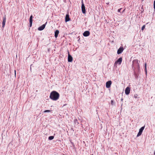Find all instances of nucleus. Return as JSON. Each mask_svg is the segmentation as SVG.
Returning <instances> with one entry per match:
<instances>
[{
	"label": "nucleus",
	"instance_id": "f257e3e1",
	"mask_svg": "<svg viewBox=\"0 0 155 155\" xmlns=\"http://www.w3.org/2000/svg\"><path fill=\"white\" fill-rule=\"evenodd\" d=\"M59 94L55 91L51 92L50 94V98L53 101H57L59 97Z\"/></svg>",
	"mask_w": 155,
	"mask_h": 155
},
{
	"label": "nucleus",
	"instance_id": "f03ea898",
	"mask_svg": "<svg viewBox=\"0 0 155 155\" xmlns=\"http://www.w3.org/2000/svg\"><path fill=\"white\" fill-rule=\"evenodd\" d=\"M133 66L135 69L136 68H137L138 69H139L140 65L139 64V61L138 59H136L133 61Z\"/></svg>",
	"mask_w": 155,
	"mask_h": 155
},
{
	"label": "nucleus",
	"instance_id": "7ed1b4c3",
	"mask_svg": "<svg viewBox=\"0 0 155 155\" xmlns=\"http://www.w3.org/2000/svg\"><path fill=\"white\" fill-rule=\"evenodd\" d=\"M82 5H81V10L82 11V12L84 14H85L86 13V11H85V6L84 5V4L83 3V0L82 1Z\"/></svg>",
	"mask_w": 155,
	"mask_h": 155
},
{
	"label": "nucleus",
	"instance_id": "20e7f679",
	"mask_svg": "<svg viewBox=\"0 0 155 155\" xmlns=\"http://www.w3.org/2000/svg\"><path fill=\"white\" fill-rule=\"evenodd\" d=\"M145 126H143L141 127L139 130V131L137 134V137L140 136L142 134V132L144 130Z\"/></svg>",
	"mask_w": 155,
	"mask_h": 155
},
{
	"label": "nucleus",
	"instance_id": "39448f33",
	"mask_svg": "<svg viewBox=\"0 0 155 155\" xmlns=\"http://www.w3.org/2000/svg\"><path fill=\"white\" fill-rule=\"evenodd\" d=\"M68 61L69 62H71L73 61V58L70 55L69 52L68 51Z\"/></svg>",
	"mask_w": 155,
	"mask_h": 155
},
{
	"label": "nucleus",
	"instance_id": "423d86ee",
	"mask_svg": "<svg viewBox=\"0 0 155 155\" xmlns=\"http://www.w3.org/2000/svg\"><path fill=\"white\" fill-rule=\"evenodd\" d=\"M112 82L111 81H107L106 84V87L107 88H109L110 87V85L111 84Z\"/></svg>",
	"mask_w": 155,
	"mask_h": 155
},
{
	"label": "nucleus",
	"instance_id": "0eeeda50",
	"mask_svg": "<svg viewBox=\"0 0 155 155\" xmlns=\"http://www.w3.org/2000/svg\"><path fill=\"white\" fill-rule=\"evenodd\" d=\"M122 61V58H119L117 61H116L115 62V64H117L118 63L119 64H120Z\"/></svg>",
	"mask_w": 155,
	"mask_h": 155
},
{
	"label": "nucleus",
	"instance_id": "6e6552de",
	"mask_svg": "<svg viewBox=\"0 0 155 155\" xmlns=\"http://www.w3.org/2000/svg\"><path fill=\"white\" fill-rule=\"evenodd\" d=\"M130 89L129 87H127L125 90V93L127 95H128L130 93Z\"/></svg>",
	"mask_w": 155,
	"mask_h": 155
},
{
	"label": "nucleus",
	"instance_id": "1a4fd4ad",
	"mask_svg": "<svg viewBox=\"0 0 155 155\" xmlns=\"http://www.w3.org/2000/svg\"><path fill=\"white\" fill-rule=\"evenodd\" d=\"M124 50V48L123 47H120V48L117 51V54H119L121 53Z\"/></svg>",
	"mask_w": 155,
	"mask_h": 155
},
{
	"label": "nucleus",
	"instance_id": "9d476101",
	"mask_svg": "<svg viewBox=\"0 0 155 155\" xmlns=\"http://www.w3.org/2000/svg\"><path fill=\"white\" fill-rule=\"evenodd\" d=\"M83 35L85 37H87L90 35V33L88 31H86L83 34Z\"/></svg>",
	"mask_w": 155,
	"mask_h": 155
},
{
	"label": "nucleus",
	"instance_id": "9b49d317",
	"mask_svg": "<svg viewBox=\"0 0 155 155\" xmlns=\"http://www.w3.org/2000/svg\"><path fill=\"white\" fill-rule=\"evenodd\" d=\"M32 18H33L32 15H31L30 16V19H29V22H30L29 26L30 27H31L32 26Z\"/></svg>",
	"mask_w": 155,
	"mask_h": 155
},
{
	"label": "nucleus",
	"instance_id": "f8f14e48",
	"mask_svg": "<svg viewBox=\"0 0 155 155\" xmlns=\"http://www.w3.org/2000/svg\"><path fill=\"white\" fill-rule=\"evenodd\" d=\"M6 21V18L5 17V15L3 17V21L2 22V27L4 28L5 25V23Z\"/></svg>",
	"mask_w": 155,
	"mask_h": 155
},
{
	"label": "nucleus",
	"instance_id": "ddd939ff",
	"mask_svg": "<svg viewBox=\"0 0 155 155\" xmlns=\"http://www.w3.org/2000/svg\"><path fill=\"white\" fill-rule=\"evenodd\" d=\"M45 24H43L42 25H41V26L39 27L38 28V30L39 31H41L43 30L44 28H45Z\"/></svg>",
	"mask_w": 155,
	"mask_h": 155
},
{
	"label": "nucleus",
	"instance_id": "4468645a",
	"mask_svg": "<svg viewBox=\"0 0 155 155\" xmlns=\"http://www.w3.org/2000/svg\"><path fill=\"white\" fill-rule=\"evenodd\" d=\"M70 20V18L69 17V15L68 14H67L65 16V21L66 22L69 21Z\"/></svg>",
	"mask_w": 155,
	"mask_h": 155
},
{
	"label": "nucleus",
	"instance_id": "2eb2a0df",
	"mask_svg": "<svg viewBox=\"0 0 155 155\" xmlns=\"http://www.w3.org/2000/svg\"><path fill=\"white\" fill-rule=\"evenodd\" d=\"M59 33V31L58 30H56L55 32L54 36L57 38L58 36V35Z\"/></svg>",
	"mask_w": 155,
	"mask_h": 155
},
{
	"label": "nucleus",
	"instance_id": "dca6fc26",
	"mask_svg": "<svg viewBox=\"0 0 155 155\" xmlns=\"http://www.w3.org/2000/svg\"><path fill=\"white\" fill-rule=\"evenodd\" d=\"M74 124L76 125H78L79 124V123L78 122V120L77 119H75L74 120Z\"/></svg>",
	"mask_w": 155,
	"mask_h": 155
},
{
	"label": "nucleus",
	"instance_id": "f3484780",
	"mask_svg": "<svg viewBox=\"0 0 155 155\" xmlns=\"http://www.w3.org/2000/svg\"><path fill=\"white\" fill-rule=\"evenodd\" d=\"M54 138V137L53 136H51L49 137H48V139L49 140H52Z\"/></svg>",
	"mask_w": 155,
	"mask_h": 155
},
{
	"label": "nucleus",
	"instance_id": "a211bd4d",
	"mask_svg": "<svg viewBox=\"0 0 155 155\" xmlns=\"http://www.w3.org/2000/svg\"><path fill=\"white\" fill-rule=\"evenodd\" d=\"M51 110H46L44 111V112L46 113V112H51Z\"/></svg>",
	"mask_w": 155,
	"mask_h": 155
},
{
	"label": "nucleus",
	"instance_id": "6ab92c4d",
	"mask_svg": "<svg viewBox=\"0 0 155 155\" xmlns=\"http://www.w3.org/2000/svg\"><path fill=\"white\" fill-rule=\"evenodd\" d=\"M144 68L145 71L147 72V64L146 63L144 64Z\"/></svg>",
	"mask_w": 155,
	"mask_h": 155
},
{
	"label": "nucleus",
	"instance_id": "aec40b11",
	"mask_svg": "<svg viewBox=\"0 0 155 155\" xmlns=\"http://www.w3.org/2000/svg\"><path fill=\"white\" fill-rule=\"evenodd\" d=\"M145 25H143L142 27L141 30L142 31H143L144 28H145Z\"/></svg>",
	"mask_w": 155,
	"mask_h": 155
},
{
	"label": "nucleus",
	"instance_id": "412c9836",
	"mask_svg": "<svg viewBox=\"0 0 155 155\" xmlns=\"http://www.w3.org/2000/svg\"><path fill=\"white\" fill-rule=\"evenodd\" d=\"M153 7H154V9L155 10V0L154 1Z\"/></svg>",
	"mask_w": 155,
	"mask_h": 155
},
{
	"label": "nucleus",
	"instance_id": "4be33fe9",
	"mask_svg": "<svg viewBox=\"0 0 155 155\" xmlns=\"http://www.w3.org/2000/svg\"><path fill=\"white\" fill-rule=\"evenodd\" d=\"M111 104L112 105L114 104V101L113 100L111 101Z\"/></svg>",
	"mask_w": 155,
	"mask_h": 155
},
{
	"label": "nucleus",
	"instance_id": "5701e85b",
	"mask_svg": "<svg viewBox=\"0 0 155 155\" xmlns=\"http://www.w3.org/2000/svg\"><path fill=\"white\" fill-rule=\"evenodd\" d=\"M121 9H122V8H120V9H119L118 10V12H120V11H121Z\"/></svg>",
	"mask_w": 155,
	"mask_h": 155
},
{
	"label": "nucleus",
	"instance_id": "b1692460",
	"mask_svg": "<svg viewBox=\"0 0 155 155\" xmlns=\"http://www.w3.org/2000/svg\"><path fill=\"white\" fill-rule=\"evenodd\" d=\"M125 10V9H124L123 10V12H124V11Z\"/></svg>",
	"mask_w": 155,
	"mask_h": 155
},
{
	"label": "nucleus",
	"instance_id": "393cba45",
	"mask_svg": "<svg viewBox=\"0 0 155 155\" xmlns=\"http://www.w3.org/2000/svg\"><path fill=\"white\" fill-rule=\"evenodd\" d=\"M15 74H16V71H15Z\"/></svg>",
	"mask_w": 155,
	"mask_h": 155
},
{
	"label": "nucleus",
	"instance_id": "a878e982",
	"mask_svg": "<svg viewBox=\"0 0 155 155\" xmlns=\"http://www.w3.org/2000/svg\"><path fill=\"white\" fill-rule=\"evenodd\" d=\"M134 97H136V96H134Z\"/></svg>",
	"mask_w": 155,
	"mask_h": 155
},
{
	"label": "nucleus",
	"instance_id": "bb28decb",
	"mask_svg": "<svg viewBox=\"0 0 155 155\" xmlns=\"http://www.w3.org/2000/svg\"><path fill=\"white\" fill-rule=\"evenodd\" d=\"M63 155H65L64 154Z\"/></svg>",
	"mask_w": 155,
	"mask_h": 155
}]
</instances>
